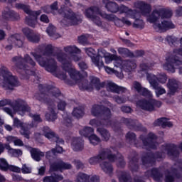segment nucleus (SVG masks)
<instances>
[{
	"label": "nucleus",
	"instance_id": "nucleus-27",
	"mask_svg": "<svg viewBox=\"0 0 182 182\" xmlns=\"http://www.w3.org/2000/svg\"><path fill=\"white\" fill-rule=\"evenodd\" d=\"M167 87L169 89L168 95L174 96V94L178 92V89H180V82L176 79L168 80Z\"/></svg>",
	"mask_w": 182,
	"mask_h": 182
},
{
	"label": "nucleus",
	"instance_id": "nucleus-57",
	"mask_svg": "<svg viewBox=\"0 0 182 182\" xmlns=\"http://www.w3.org/2000/svg\"><path fill=\"white\" fill-rule=\"evenodd\" d=\"M139 95H141L145 97H153V94L151 93V91L149 90L146 87H142L141 92H139Z\"/></svg>",
	"mask_w": 182,
	"mask_h": 182
},
{
	"label": "nucleus",
	"instance_id": "nucleus-43",
	"mask_svg": "<svg viewBox=\"0 0 182 182\" xmlns=\"http://www.w3.org/2000/svg\"><path fill=\"white\" fill-rule=\"evenodd\" d=\"M137 18V11H136V16L135 18H132V19H135L134 23H132V27L135 28V29H144V21L140 18Z\"/></svg>",
	"mask_w": 182,
	"mask_h": 182
},
{
	"label": "nucleus",
	"instance_id": "nucleus-29",
	"mask_svg": "<svg viewBox=\"0 0 182 182\" xmlns=\"http://www.w3.org/2000/svg\"><path fill=\"white\" fill-rule=\"evenodd\" d=\"M19 18V14L14 11V10L6 9L2 12L1 19V21H9L12 19H18Z\"/></svg>",
	"mask_w": 182,
	"mask_h": 182
},
{
	"label": "nucleus",
	"instance_id": "nucleus-46",
	"mask_svg": "<svg viewBox=\"0 0 182 182\" xmlns=\"http://www.w3.org/2000/svg\"><path fill=\"white\" fill-rule=\"evenodd\" d=\"M93 132H95L93 128L90 127H85L80 131V134L81 136H84V137L89 138L90 136H92L93 134Z\"/></svg>",
	"mask_w": 182,
	"mask_h": 182
},
{
	"label": "nucleus",
	"instance_id": "nucleus-59",
	"mask_svg": "<svg viewBox=\"0 0 182 182\" xmlns=\"http://www.w3.org/2000/svg\"><path fill=\"white\" fill-rule=\"evenodd\" d=\"M165 181L166 182H173L174 181V174L168 171H165Z\"/></svg>",
	"mask_w": 182,
	"mask_h": 182
},
{
	"label": "nucleus",
	"instance_id": "nucleus-22",
	"mask_svg": "<svg viewBox=\"0 0 182 182\" xmlns=\"http://www.w3.org/2000/svg\"><path fill=\"white\" fill-rule=\"evenodd\" d=\"M84 50L85 53L90 56L92 63L99 68V69L105 66V63H103V60H100V58H99V50L97 55H95L96 51L92 48H85Z\"/></svg>",
	"mask_w": 182,
	"mask_h": 182
},
{
	"label": "nucleus",
	"instance_id": "nucleus-54",
	"mask_svg": "<svg viewBox=\"0 0 182 182\" xmlns=\"http://www.w3.org/2000/svg\"><path fill=\"white\" fill-rule=\"evenodd\" d=\"M156 79L159 83L164 85L167 82V75L164 73H159L156 75Z\"/></svg>",
	"mask_w": 182,
	"mask_h": 182
},
{
	"label": "nucleus",
	"instance_id": "nucleus-32",
	"mask_svg": "<svg viewBox=\"0 0 182 182\" xmlns=\"http://www.w3.org/2000/svg\"><path fill=\"white\" fill-rule=\"evenodd\" d=\"M63 50L65 53H63L64 55H68V56H72V55H78L79 53H82V50L80 48H77L75 45L67 46L63 48Z\"/></svg>",
	"mask_w": 182,
	"mask_h": 182
},
{
	"label": "nucleus",
	"instance_id": "nucleus-52",
	"mask_svg": "<svg viewBox=\"0 0 182 182\" xmlns=\"http://www.w3.org/2000/svg\"><path fill=\"white\" fill-rule=\"evenodd\" d=\"M127 141L130 144H136V134L132 132H128L126 136Z\"/></svg>",
	"mask_w": 182,
	"mask_h": 182
},
{
	"label": "nucleus",
	"instance_id": "nucleus-61",
	"mask_svg": "<svg viewBox=\"0 0 182 182\" xmlns=\"http://www.w3.org/2000/svg\"><path fill=\"white\" fill-rule=\"evenodd\" d=\"M114 60V66H115V68H119L120 69L123 70V63L124 61L121 60L120 58H117V56H116V58Z\"/></svg>",
	"mask_w": 182,
	"mask_h": 182
},
{
	"label": "nucleus",
	"instance_id": "nucleus-28",
	"mask_svg": "<svg viewBox=\"0 0 182 182\" xmlns=\"http://www.w3.org/2000/svg\"><path fill=\"white\" fill-rule=\"evenodd\" d=\"M106 89L108 92L117 93L118 95H120V93H126L127 92V89L126 87H119L114 82H108L106 85Z\"/></svg>",
	"mask_w": 182,
	"mask_h": 182
},
{
	"label": "nucleus",
	"instance_id": "nucleus-42",
	"mask_svg": "<svg viewBox=\"0 0 182 182\" xmlns=\"http://www.w3.org/2000/svg\"><path fill=\"white\" fill-rule=\"evenodd\" d=\"M102 170L106 174H108L110 176L112 173H113V166H112V164H110L109 162H102L100 164Z\"/></svg>",
	"mask_w": 182,
	"mask_h": 182
},
{
	"label": "nucleus",
	"instance_id": "nucleus-36",
	"mask_svg": "<svg viewBox=\"0 0 182 182\" xmlns=\"http://www.w3.org/2000/svg\"><path fill=\"white\" fill-rule=\"evenodd\" d=\"M154 126H161L163 129L166 127H173V122L167 120L166 118H160L154 122Z\"/></svg>",
	"mask_w": 182,
	"mask_h": 182
},
{
	"label": "nucleus",
	"instance_id": "nucleus-6",
	"mask_svg": "<svg viewBox=\"0 0 182 182\" xmlns=\"http://www.w3.org/2000/svg\"><path fill=\"white\" fill-rule=\"evenodd\" d=\"M103 4L105 5V8L108 12L111 14H117L119 12V15H127V16H131V18H136V10H133L129 8L124 4H117L114 1H110V0H102Z\"/></svg>",
	"mask_w": 182,
	"mask_h": 182
},
{
	"label": "nucleus",
	"instance_id": "nucleus-1",
	"mask_svg": "<svg viewBox=\"0 0 182 182\" xmlns=\"http://www.w3.org/2000/svg\"><path fill=\"white\" fill-rule=\"evenodd\" d=\"M31 55L33 56L40 66L45 68L47 72L53 73L58 79L66 80L67 76L65 73H58V64L53 58V56L61 63L63 70L68 73L72 80L77 82L80 79V73L72 68V60H74V62L82 60V56L80 55L76 54L68 55L63 53L55 55L53 53V46L50 44L40 46L36 52H31Z\"/></svg>",
	"mask_w": 182,
	"mask_h": 182
},
{
	"label": "nucleus",
	"instance_id": "nucleus-4",
	"mask_svg": "<svg viewBox=\"0 0 182 182\" xmlns=\"http://www.w3.org/2000/svg\"><path fill=\"white\" fill-rule=\"evenodd\" d=\"M166 154H168L170 159L174 160V159L177 158L179 154L178 151L177 150V146L174 144L166 145L163 148L162 153H157L155 154H149L147 156H144L142 158V163L144 166H146V164H153L156 160L159 161L160 159L165 157Z\"/></svg>",
	"mask_w": 182,
	"mask_h": 182
},
{
	"label": "nucleus",
	"instance_id": "nucleus-48",
	"mask_svg": "<svg viewBox=\"0 0 182 182\" xmlns=\"http://www.w3.org/2000/svg\"><path fill=\"white\" fill-rule=\"evenodd\" d=\"M119 182H132V178H130V174L127 172H121L119 176Z\"/></svg>",
	"mask_w": 182,
	"mask_h": 182
},
{
	"label": "nucleus",
	"instance_id": "nucleus-18",
	"mask_svg": "<svg viewBox=\"0 0 182 182\" xmlns=\"http://www.w3.org/2000/svg\"><path fill=\"white\" fill-rule=\"evenodd\" d=\"M9 45L6 46V50H12L14 46L16 48H22L23 46V41L22 36L19 33L11 34L7 38Z\"/></svg>",
	"mask_w": 182,
	"mask_h": 182
},
{
	"label": "nucleus",
	"instance_id": "nucleus-64",
	"mask_svg": "<svg viewBox=\"0 0 182 182\" xmlns=\"http://www.w3.org/2000/svg\"><path fill=\"white\" fill-rule=\"evenodd\" d=\"M78 42L79 43H81V45H88L89 42H87V37L86 36H81L78 38Z\"/></svg>",
	"mask_w": 182,
	"mask_h": 182
},
{
	"label": "nucleus",
	"instance_id": "nucleus-62",
	"mask_svg": "<svg viewBox=\"0 0 182 182\" xmlns=\"http://www.w3.org/2000/svg\"><path fill=\"white\" fill-rule=\"evenodd\" d=\"M132 89L134 90H136L138 93H140L141 92V90L143 89V87L141 86V84L137 81H134L132 84Z\"/></svg>",
	"mask_w": 182,
	"mask_h": 182
},
{
	"label": "nucleus",
	"instance_id": "nucleus-33",
	"mask_svg": "<svg viewBox=\"0 0 182 182\" xmlns=\"http://www.w3.org/2000/svg\"><path fill=\"white\" fill-rule=\"evenodd\" d=\"M146 177H152L156 181H160L163 178V173L158 168H152L145 173Z\"/></svg>",
	"mask_w": 182,
	"mask_h": 182
},
{
	"label": "nucleus",
	"instance_id": "nucleus-14",
	"mask_svg": "<svg viewBox=\"0 0 182 182\" xmlns=\"http://www.w3.org/2000/svg\"><path fill=\"white\" fill-rule=\"evenodd\" d=\"M58 14L64 17L63 23H65V21H68V23H72V25H77L82 22V18L79 15H76L73 11L71 9L65 10L63 8H60L58 10Z\"/></svg>",
	"mask_w": 182,
	"mask_h": 182
},
{
	"label": "nucleus",
	"instance_id": "nucleus-17",
	"mask_svg": "<svg viewBox=\"0 0 182 182\" xmlns=\"http://www.w3.org/2000/svg\"><path fill=\"white\" fill-rule=\"evenodd\" d=\"M14 126L18 128L20 127V134L26 139H30V136L32 134L31 129H33V127H36L35 126V124H33V122L31 123L23 124V122H21L18 118H14Z\"/></svg>",
	"mask_w": 182,
	"mask_h": 182
},
{
	"label": "nucleus",
	"instance_id": "nucleus-26",
	"mask_svg": "<svg viewBox=\"0 0 182 182\" xmlns=\"http://www.w3.org/2000/svg\"><path fill=\"white\" fill-rule=\"evenodd\" d=\"M43 134L48 139V140H51V141H56V143H61V144H63L64 141L63 139H60L56 136L55 134V132L50 129L48 127H44L43 129Z\"/></svg>",
	"mask_w": 182,
	"mask_h": 182
},
{
	"label": "nucleus",
	"instance_id": "nucleus-10",
	"mask_svg": "<svg viewBox=\"0 0 182 182\" xmlns=\"http://www.w3.org/2000/svg\"><path fill=\"white\" fill-rule=\"evenodd\" d=\"M73 82L74 83H77L80 90H87V92H92L93 89L100 90L102 87H105V82L100 83V80L95 77L91 78V82L90 85L87 84V80L82 79L81 75L80 78L77 82L75 80H73Z\"/></svg>",
	"mask_w": 182,
	"mask_h": 182
},
{
	"label": "nucleus",
	"instance_id": "nucleus-12",
	"mask_svg": "<svg viewBox=\"0 0 182 182\" xmlns=\"http://www.w3.org/2000/svg\"><path fill=\"white\" fill-rule=\"evenodd\" d=\"M41 96H44V97H47L48 100L50 102H58V110H65V107H66V102L62 100V95L60 94V91L59 89L56 87H52L48 90V92L47 94L41 93ZM54 100V101H53Z\"/></svg>",
	"mask_w": 182,
	"mask_h": 182
},
{
	"label": "nucleus",
	"instance_id": "nucleus-21",
	"mask_svg": "<svg viewBox=\"0 0 182 182\" xmlns=\"http://www.w3.org/2000/svg\"><path fill=\"white\" fill-rule=\"evenodd\" d=\"M141 139L144 144V149H146V150H150V149H157L159 144L156 142L157 136L154 134L149 133L146 139L144 138V136H141Z\"/></svg>",
	"mask_w": 182,
	"mask_h": 182
},
{
	"label": "nucleus",
	"instance_id": "nucleus-38",
	"mask_svg": "<svg viewBox=\"0 0 182 182\" xmlns=\"http://www.w3.org/2000/svg\"><path fill=\"white\" fill-rule=\"evenodd\" d=\"M63 180V176L54 173L50 176H46L43 178V182H59Z\"/></svg>",
	"mask_w": 182,
	"mask_h": 182
},
{
	"label": "nucleus",
	"instance_id": "nucleus-25",
	"mask_svg": "<svg viewBox=\"0 0 182 182\" xmlns=\"http://www.w3.org/2000/svg\"><path fill=\"white\" fill-rule=\"evenodd\" d=\"M23 35L27 38L29 42L33 43H38L41 41V36L33 33V31L31 30L29 28H24L22 29Z\"/></svg>",
	"mask_w": 182,
	"mask_h": 182
},
{
	"label": "nucleus",
	"instance_id": "nucleus-47",
	"mask_svg": "<svg viewBox=\"0 0 182 182\" xmlns=\"http://www.w3.org/2000/svg\"><path fill=\"white\" fill-rule=\"evenodd\" d=\"M179 149L182 151V142L179 144ZM175 166L177 167L173 168L172 170V173L173 174H177V173H179V174H182V161L181 162H177Z\"/></svg>",
	"mask_w": 182,
	"mask_h": 182
},
{
	"label": "nucleus",
	"instance_id": "nucleus-13",
	"mask_svg": "<svg viewBox=\"0 0 182 182\" xmlns=\"http://www.w3.org/2000/svg\"><path fill=\"white\" fill-rule=\"evenodd\" d=\"M104 15H107V14L102 12L97 6L89 7L88 9H85V16L86 18L90 19V21H92L97 26H102V21L99 16H102V18L106 19V17H105Z\"/></svg>",
	"mask_w": 182,
	"mask_h": 182
},
{
	"label": "nucleus",
	"instance_id": "nucleus-41",
	"mask_svg": "<svg viewBox=\"0 0 182 182\" xmlns=\"http://www.w3.org/2000/svg\"><path fill=\"white\" fill-rule=\"evenodd\" d=\"M97 132L100 133L103 141H109V140H110V132H109L106 129L97 128Z\"/></svg>",
	"mask_w": 182,
	"mask_h": 182
},
{
	"label": "nucleus",
	"instance_id": "nucleus-19",
	"mask_svg": "<svg viewBox=\"0 0 182 182\" xmlns=\"http://www.w3.org/2000/svg\"><path fill=\"white\" fill-rule=\"evenodd\" d=\"M125 15L126 16L122 17V18H119L114 14H104V16L106 18L107 21L114 22L117 26H123V25H126L127 26H132L133 24L132 23V21L129 20V16L130 18H132V16H127V14Z\"/></svg>",
	"mask_w": 182,
	"mask_h": 182
},
{
	"label": "nucleus",
	"instance_id": "nucleus-53",
	"mask_svg": "<svg viewBox=\"0 0 182 182\" xmlns=\"http://www.w3.org/2000/svg\"><path fill=\"white\" fill-rule=\"evenodd\" d=\"M165 41L168 42V45L171 46L173 45H176L178 42V38L174 36H168L165 38Z\"/></svg>",
	"mask_w": 182,
	"mask_h": 182
},
{
	"label": "nucleus",
	"instance_id": "nucleus-9",
	"mask_svg": "<svg viewBox=\"0 0 182 182\" xmlns=\"http://www.w3.org/2000/svg\"><path fill=\"white\" fill-rule=\"evenodd\" d=\"M16 8L17 9H23V11L29 16L26 18V23H27L28 26H31V28H35V26H36V24L38 23V16L42 14L41 10L33 11L31 10L29 6L21 3L16 4Z\"/></svg>",
	"mask_w": 182,
	"mask_h": 182
},
{
	"label": "nucleus",
	"instance_id": "nucleus-24",
	"mask_svg": "<svg viewBox=\"0 0 182 182\" xmlns=\"http://www.w3.org/2000/svg\"><path fill=\"white\" fill-rule=\"evenodd\" d=\"M76 182H100L97 176H90L85 173H78L75 178Z\"/></svg>",
	"mask_w": 182,
	"mask_h": 182
},
{
	"label": "nucleus",
	"instance_id": "nucleus-15",
	"mask_svg": "<svg viewBox=\"0 0 182 182\" xmlns=\"http://www.w3.org/2000/svg\"><path fill=\"white\" fill-rule=\"evenodd\" d=\"M163 103H161V101H157L154 99L151 100H140L136 102V106L138 107H140V109H142V110H146L147 112H154L156 110V108L161 107V105Z\"/></svg>",
	"mask_w": 182,
	"mask_h": 182
},
{
	"label": "nucleus",
	"instance_id": "nucleus-30",
	"mask_svg": "<svg viewBox=\"0 0 182 182\" xmlns=\"http://www.w3.org/2000/svg\"><path fill=\"white\" fill-rule=\"evenodd\" d=\"M99 58L100 60H102V58H105V63L109 65V63H112L116 59V55L106 52L104 49H100Z\"/></svg>",
	"mask_w": 182,
	"mask_h": 182
},
{
	"label": "nucleus",
	"instance_id": "nucleus-8",
	"mask_svg": "<svg viewBox=\"0 0 182 182\" xmlns=\"http://www.w3.org/2000/svg\"><path fill=\"white\" fill-rule=\"evenodd\" d=\"M180 65H182V48L173 50V53L166 58L163 69L171 73H175L176 66H180Z\"/></svg>",
	"mask_w": 182,
	"mask_h": 182
},
{
	"label": "nucleus",
	"instance_id": "nucleus-45",
	"mask_svg": "<svg viewBox=\"0 0 182 182\" xmlns=\"http://www.w3.org/2000/svg\"><path fill=\"white\" fill-rule=\"evenodd\" d=\"M146 79L152 87L159 85V82H157V75L154 74L146 73Z\"/></svg>",
	"mask_w": 182,
	"mask_h": 182
},
{
	"label": "nucleus",
	"instance_id": "nucleus-37",
	"mask_svg": "<svg viewBox=\"0 0 182 182\" xmlns=\"http://www.w3.org/2000/svg\"><path fill=\"white\" fill-rule=\"evenodd\" d=\"M4 149L8 150V154L11 156V157H19V156H22V151L21 149H12L9 144H6L4 145Z\"/></svg>",
	"mask_w": 182,
	"mask_h": 182
},
{
	"label": "nucleus",
	"instance_id": "nucleus-40",
	"mask_svg": "<svg viewBox=\"0 0 182 182\" xmlns=\"http://www.w3.org/2000/svg\"><path fill=\"white\" fill-rule=\"evenodd\" d=\"M100 121L96 119H91L90 121V126L93 127H97V129H100L102 126H109V120Z\"/></svg>",
	"mask_w": 182,
	"mask_h": 182
},
{
	"label": "nucleus",
	"instance_id": "nucleus-2",
	"mask_svg": "<svg viewBox=\"0 0 182 182\" xmlns=\"http://www.w3.org/2000/svg\"><path fill=\"white\" fill-rule=\"evenodd\" d=\"M134 6L141 11V15L147 16V21L153 24V28L156 32H166L168 29H174L176 26L170 18L173 16V12L167 9H156L151 12V6L144 1H136Z\"/></svg>",
	"mask_w": 182,
	"mask_h": 182
},
{
	"label": "nucleus",
	"instance_id": "nucleus-11",
	"mask_svg": "<svg viewBox=\"0 0 182 182\" xmlns=\"http://www.w3.org/2000/svg\"><path fill=\"white\" fill-rule=\"evenodd\" d=\"M37 100L46 103L48 106V111L46 113L45 117L48 122H55L58 119V113H56V105L55 102L50 101L48 99V97L42 96V94L40 95H36Z\"/></svg>",
	"mask_w": 182,
	"mask_h": 182
},
{
	"label": "nucleus",
	"instance_id": "nucleus-5",
	"mask_svg": "<svg viewBox=\"0 0 182 182\" xmlns=\"http://www.w3.org/2000/svg\"><path fill=\"white\" fill-rule=\"evenodd\" d=\"M21 86L18 77L12 75L6 67L0 68V87L4 90H14V87Z\"/></svg>",
	"mask_w": 182,
	"mask_h": 182
},
{
	"label": "nucleus",
	"instance_id": "nucleus-49",
	"mask_svg": "<svg viewBox=\"0 0 182 182\" xmlns=\"http://www.w3.org/2000/svg\"><path fill=\"white\" fill-rule=\"evenodd\" d=\"M88 140L90 144L92 146H97L99 143H100V138H99L96 134H92L89 137Z\"/></svg>",
	"mask_w": 182,
	"mask_h": 182
},
{
	"label": "nucleus",
	"instance_id": "nucleus-60",
	"mask_svg": "<svg viewBox=\"0 0 182 182\" xmlns=\"http://www.w3.org/2000/svg\"><path fill=\"white\" fill-rule=\"evenodd\" d=\"M155 63H142L140 65L141 70H151Z\"/></svg>",
	"mask_w": 182,
	"mask_h": 182
},
{
	"label": "nucleus",
	"instance_id": "nucleus-56",
	"mask_svg": "<svg viewBox=\"0 0 182 182\" xmlns=\"http://www.w3.org/2000/svg\"><path fill=\"white\" fill-rule=\"evenodd\" d=\"M9 167V164H8L6 159L4 158L0 159V170H2V171H7Z\"/></svg>",
	"mask_w": 182,
	"mask_h": 182
},
{
	"label": "nucleus",
	"instance_id": "nucleus-16",
	"mask_svg": "<svg viewBox=\"0 0 182 182\" xmlns=\"http://www.w3.org/2000/svg\"><path fill=\"white\" fill-rule=\"evenodd\" d=\"M91 114L95 117L99 116L102 120H110L112 117V112L107 107H105L103 105H94L91 109Z\"/></svg>",
	"mask_w": 182,
	"mask_h": 182
},
{
	"label": "nucleus",
	"instance_id": "nucleus-23",
	"mask_svg": "<svg viewBox=\"0 0 182 182\" xmlns=\"http://www.w3.org/2000/svg\"><path fill=\"white\" fill-rule=\"evenodd\" d=\"M71 168L72 164L62 160L52 164L50 166V171H62V170H70Z\"/></svg>",
	"mask_w": 182,
	"mask_h": 182
},
{
	"label": "nucleus",
	"instance_id": "nucleus-50",
	"mask_svg": "<svg viewBox=\"0 0 182 182\" xmlns=\"http://www.w3.org/2000/svg\"><path fill=\"white\" fill-rule=\"evenodd\" d=\"M152 87L153 89H154L157 97H159L160 96H161V95L166 94V89L159 85V84Z\"/></svg>",
	"mask_w": 182,
	"mask_h": 182
},
{
	"label": "nucleus",
	"instance_id": "nucleus-63",
	"mask_svg": "<svg viewBox=\"0 0 182 182\" xmlns=\"http://www.w3.org/2000/svg\"><path fill=\"white\" fill-rule=\"evenodd\" d=\"M28 115L30 116V117H32L33 122H36L37 123H41V122H42V118H41V115L38 114H33L29 113Z\"/></svg>",
	"mask_w": 182,
	"mask_h": 182
},
{
	"label": "nucleus",
	"instance_id": "nucleus-58",
	"mask_svg": "<svg viewBox=\"0 0 182 182\" xmlns=\"http://www.w3.org/2000/svg\"><path fill=\"white\" fill-rule=\"evenodd\" d=\"M137 159L134 158L129 162V166L132 171H137L139 170V165H137Z\"/></svg>",
	"mask_w": 182,
	"mask_h": 182
},
{
	"label": "nucleus",
	"instance_id": "nucleus-39",
	"mask_svg": "<svg viewBox=\"0 0 182 182\" xmlns=\"http://www.w3.org/2000/svg\"><path fill=\"white\" fill-rule=\"evenodd\" d=\"M46 32L48 35L52 38V39H58V38L60 37V35L56 33V28L52 24H50L48 26Z\"/></svg>",
	"mask_w": 182,
	"mask_h": 182
},
{
	"label": "nucleus",
	"instance_id": "nucleus-34",
	"mask_svg": "<svg viewBox=\"0 0 182 182\" xmlns=\"http://www.w3.org/2000/svg\"><path fill=\"white\" fill-rule=\"evenodd\" d=\"M30 153L31 159H33V160L35 161H41L42 158L45 157V152L37 148H31L30 149Z\"/></svg>",
	"mask_w": 182,
	"mask_h": 182
},
{
	"label": "nucleus",
	"instance_id": "nucleus-31",
	"mask_svg": "<svg viewBox=\"0 0 182 182\" xmlns=\"http://www.w3.org/2000/svg\"><path fill=\"white\" fill-rule=\"evenodd\" d=\"M71 147L74 151H82L85 149V144L80 137H75L72 139Z\"/></svg>",
	"mask_w": 182,
	"mask_h": 182
},
{
	"label": "nucleus",
	"instance_id": "nucleus-7",
	"mask_svg": "<svg viewBox=\"0 0 182 182\" xmlns=\"http://www.w3.org/2000/svg\"><path fill=\"white\" fill-rule=\"evenodd\" d=\"M12 61L15 63L16 66L17 68V71L19 73H21L22 75H32L33 73L32 71H30L29 69L31 66V68H33V66H36V63L31 58V55L28 54H26L24 55V58H22V57H14L12 59Z\"/></svg>",
	"mask_w": 182,
	"mask_h": 182
},
{
	"label": "nucleus",
	"instance_id": "nucleus-55",
	"mask_svg": "<svg viewBox=\"0 0 182 182\" xmlns=\"http://www.w3.org/2000/svg\"><path fill=\"white\" fill-rule=\"evenodd\" d=\"M118 53L122 56H133V53L129 49L124 48H118Z\"/></svg>",
	"mask_w": 182,
	"mask_h": 182
},
{
	"label": "nucleus",
	"instance_id": "nucleus-20",
	"mask_svg": "<svg viewBox=\"0 0 182 182\" xmlns=\"http://www.w3.org/2000/svg\"><path fill=\"white\" fill-rule=\"evenodd\" d=\"M13 109L20 116H25L26 113L31 112V107H29L26 102L22 100H16L13 105Z\"/></svg>",
	"mask_w": 182,
	"mask_h": 182
},
{
	"label": "nucleus",
	"instance_id": "nucleus-51",
	"mask_svg": "<svg viewBox=\"0 0 182 182\" xmlns=\"http://www.w3.org/2000/svg\"><path fill=\"white\" fill-rule=\"evenodd\" d=\"M113 99L116 103L118 105H122L123 103H126V102L129 101V97L122 96L120 97L119 95L113 97Z\"/></svg>",
	"mask_w": 182,
	"mask_h": 182
},
{
	"label": "nucleus",
	"instance_id": "nucleus-3",
	"mask_svg": "<svg viewBox=\"0 0 182 182\" xmlns=\"http://www.w3.org/2000/svg\"><path fill=\"white\" fill-rule=\"evenodd\" d=\"M116 153H117V148L115 146H111L109 149H102L100 151L97 156L90 158L88 161L90 164L95 165L97 164L99 161L108 159L109 161H117V166L118 167H124V166H126V162L123 159V156L118 154L117 157H116Z\"/></svg>",
	"mask_w": 182,
	"mask_h": 182
},
{
	"label": "nucleus",
	"instance_id": "nucleus-35",
	"mask_svg": "<svg viewBox=\"0 0 182 182\" xmlns=\"http://www.w3.org/2000/svg\"><path fill=\"white\" fill-rule=\"evenodd\" d=\"M122 68L125 72H133L137 68V64L134 60H124Z\"/></svg>",
	"mask_w": 182,
	"mask_h": 182
},
{
	"label": "nucleus",
	"instance_id": "nucleus-44",
	"mask_svg": "<svg viewBox=\"0 0 182 182\" xmlns=\"http://www.w3.org/2000/svg\"><path fill=\"white\" fill-rule=\"evenodd\" d=\"M72 114L74 117L80 119V117L85 116V108H83V107H76L74 108Z\"/></svg>",
	"mask_w": 182,
	"mask_h": 182
}]
</instances>
